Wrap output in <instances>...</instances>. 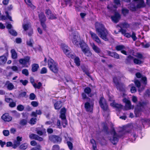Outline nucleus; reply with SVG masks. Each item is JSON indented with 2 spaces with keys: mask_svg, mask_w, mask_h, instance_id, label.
Segmentation results:
<instances>
[{
  "mask_svg": "<svg viewBox=\"0 0 150 150\" xmlns=\"http://www.w3.org/2000/svg\"><path fill=\"white\" fill-rule=\"evenodd\" d=\"M73 43L76 45H80L82 51L84 54L87 56H90L91 53L87 45L83 41H81L78 35H73L71 36Z\"/></svg>",
  "mask_w": 150,
  "mask_h": 150,
  "instance_id": "obj_1",
  "label": "nucleus"
},
{
  "mask_svg": "<svg viewBox=\"0 0 150 150\" xmlns=\"http://www.w3.org/2000/svg\"><path fill=\"white\" fill-rule=\"evenodd\" d=\"M95 26L96 31L100 38L105 41H108L109 34L103 25L102 24L96 22L95 23Z\"/></svg>",
  "mask_w": 150,
  "mask_h": 150,
  "instance_id": "obj_2",
  "label": "nucleus"
},
{
  "mask_svg": "<svg viewBox=\"0 0 150 150\" xmlns=\"http://www.w3.org/2000/svg\"><path fill=\"white\" fill-rule=\"evenodd\" d=\"M127 132H128L125 129H123L122 131L119 132V135L118 136L113 130L112 132V134L113 136V137H109L108 139L113 144H115L117 142L118 138L122 137Z\"/></svg>",
  "mask_w": 150,
  "mask_h": 150,
  "instance_id": "obj_3",
  "label": "nucleus"
},
{
  "mask_svg": "<svg viewBox=\"0 0 150 150\" xmlns=\"http://www.w3.org/2000/svg\"><path fill=\"white\" fill-rule=\"evenodd\" d=\"M134 3L130 5L129 8L132 11H135L136 8L144 7L145 6L143 0H133Z\"/></svg>",
  "mask_w": 150,
  "mask_h": 150,
  "instance_id": "obj_4",
  "label": "nucleus"
},
{
  "mask_svg": "<svg viewBox=\"0 0 150 150\" xmlns=\"http://www.w3.org/2000/svg\"><path fill=\"white\" fill-rule=\"evenodd\" d=\"M48 65L49 68L52 71L55 73H57L58 71V64L53 60L51 58L48 59Z\"/></svg>",
  "mask_w": 150,
  "mask_h": 150,
  "instance_id": "obj_5",
  "label": "nucleus"
},
{
  "mask_svg": "<svg viewBox=\"0 0 150 150\" xmlns=\"http://www.w3.org/2000/svg\"><path fill=\"white\" fill-rule=\"evenodd\" d=\"M146 105V103L144 102H139L134 111L135 114L137 117H139L141 115V112L144 111V108H145Z\"/></svg>",
  "mask_w": 150,
  "mask_h": 150,
  "instance_id": "obj_6",
  "label": "nucleus"
},
{
  "mask_svg": "<svg viewBox=\"0 0 150 150\" xmlns=\"http://www.w3.org/2000/svg\"><path fill=\"white\" fill-rule=\"evenodd\" d=\"M120 80V78L115 77L113 78V81L116 86L117 89L120 91H122L124 90L125 87L124 85L119 82Z\"/></svg>",
  "mask_w": 150,
  "mask_h": 150,
  "instance_id": "obj_7",
  "label": "nucleus"
},
{
  "mask_svg": "<svg viewBox=\"0 0 150 150\" xmlns=\"http://www.w3.org/2000/svg\"><path fill=\"white\" fill-rule=\"evenodd\" d=\"M30 57H27L24 58L20 59L19 60V62L21 64L23 65V67H28L30 65Z\"/></svg>",
  "mask_w": 150,
  "mask_h": 150,
  "instance_id": "obj_8",
  "label": "nucleus"
},
{
  "mask_svg": "<svg viewBox=\"0 0 150 150\" xmlns=\"http://www.w3.org/2000/svg\"><path fill=\"white\" fill-rule=\"evenodd\" d=\"M65 54L69 58H74V54L70 51V48L67 46L65 45L62 48Z\"/></svg>",
  "mask_w": 150,
  "mask_h": 150,
  "instance_id": "obj_9",
  "label": "nucleus"
},
{
  "mask_svg": "<svg viewBox=\"0 0 150 150\" xmlns=\"http://www.w3.org/2000/svg\"><path fill=\"white\" fill-rule=\"evenodd\" d=\"M99 103L101 108L105 111L108 110V108L107 104L105 99L101 97L100 99Z\"/></svg>",
  "mask_w": 150,
  "mask_h": 150,
  "instance_id": "obj_10",
  "label": "nucleus"
},
{
  "mask_svg": "<svg viewBox=\"0 0 150 150\" xmlns=\"http://www.w3.org/2000/svg\"><path fill=\"white\" fill-rule=\"evenodd\" d=\"M90 34L91 35L92 38L93 40L96 42L98 45H103V43L101 42L100 40L96 34L92 31H90Z\"/></svg>",
  "mask_w": 150,
  "mask_h": 150,
  "instance_id": "obj_11",
  "label": "nucleus"
},
{
  "mask_svg": "<svg viewBox=\"0 0 150 150\" xmlns=\"http://www.w3.org/2000/svg\"><path fill=\"white\" fill-rule=\"evenodd\" d=\"M39 16L41 22V25L43 28L45 30L46 28V25L44 23V22L46 21L45 16L43 13H41L39 14Z\"/></svg>",
  "mask_w": 150,
  "mask_h": 150,
  "instance_id": "obj_12",
  "label": "nucleus"
},
{
  "mask_svg": "<svg viewBox=\"0 0 150 150\" xmlns=\"http://www.w3.org/2000/svg\"><path fill=\"white\" fill-rule=\"evenodd\" d=\"M93 103L92 102H87L85 104V108L86 110L88 112H91L93 110Z\"/></svg>",
  "mask_w": 150,
  "mask_h": 150,
  "instance_id": "obj_13",
  "label": "nucleus"
},
{
  "mask_svg": "<svg viewBox=\"0 0 150 150\" xmlns=\"http://www.w3.org/2000/svg\"><path fill=\"white\" fill-rule=\"evenodd\" d=\"M45 13L47 17L50 19H54L56 18V16L52 13L51 11L49 9H47L45 11Z\"/></svg>",
  "mask_w": 150,
  "mask_h": 150,
  "instance_id": "obj_14",
  "label": "nucleus"
},
{
  "mask_svg": "<svg viewBox=\"0 0 150 150\" xmlns=\"http://www.w3.org/2000/svg\"><path fill=\"white\" fill-rule=\"evenodd\" d=\"M123 101L125 103V108L126 110H129L131 109V105L129 100L126 98H124L123 100Z\"/></svg>",
  "mask_w": 150,
  "mask_h": 150,
  "instance_id": "obj_15",
  "label": "nucleus"
},
{
  "mask_svg": "<svg viewBox=\"0 0 150 150\" xmlns=\"http://www.w3.org/2000/svg\"><path fill=\"white\" fill-rule=\"evenodd\" d=\"M29 138L31 139H35V140H38L40 141H42L43 140V139L42 138L39 137L36 134H32L30 135Z\"/></svg>",
  "mask_w": 150,
  "mask_h": 150,
  "instance_id": "obj_16",
  "label": "nucleus"
},
{
  "mask_svg": "<svg viewBox=\"0 0 150 150\" xmlns=\"http://www.w3.org/2000/svg\"><path fill=\"white\" fill-rule=\"evenodd\" d=\"M91 46L94 51L97 53L101 52V51L100 48L96 45L93 43H91Z\"/></svg>",
  "mask_w": 150,
  "mask_h": 150,
  "instance_id": "obj_17",
  "label": "nucleus"
},
{
  "mask_svg": "<svg viewBox=\"0 0 150 150\" xmlns=\"http://www.w3.org/2000/svg\"><path fill=\"white\" fill-rule=\"evenodd\" d=\"M2 119L5 121L9 122L12 120V117L10 116L8 114L5 113L1 117Z\"/></svg>",
  "mask_w": 150,
  "mask_h": 150,
  "instance_id": "obj_18",
  "label": "nucleus"
},
{
  "mask_svg": "<svg viewBox=\"0 0 150 150\" xmlns=\"http://www.w3.org/2000/svg\"><path fill=\"white\" fill-rule=\"evenodd\" d=\"M120 18V16L119 13H115V15L111 17L112 20L115 23H117Z\"/></svg>",
  "mask_w": 150,
  "mask_h": 150,
  "instance_id": "obj_19",
  "label": "nucleus"
},
{
  "mask_svg": "<svg viewBox=\"0 0 150 150\" xmlns=\"http://www.w3.org/2000/svg\"><path fill=\"white\" fill-rule=\"evenodd\" d=\"M136 76L137 78H141L142 81H143V83L146 84V78L145 76H143L140 73H137L136 74Z\"/></svg>",
  "mask_w": 150,
  "mask_h": 150,
  "instance_id": "obj_20",
  "label": "nucleus"
},
{
  "mask_svg": "<svg viewBox=\"0 0 150 150\" xmlns=\"http://www.w3.org/2000/svg\"><path fill=\"white\" fill-rule=\"evenodd\" d=\"M50 139H51L52 141L55 142H60L62 140L60 137L57 136H52L50 137Z\"/></svg>",
  "mask_w": 150,
  "mask_h": 150,
  "instance_id": "obj_21",
  "label": "nucleus"
},
{
  "mask_svg": "<svg viewBox=\"0 0 150 150\" xmlns=\"http://www.w3.org/2000/svg\"><path fill=\"white\" fill-rule=\"evenodd\" d=\"M6 16H0V20H6L7 18L10 21H12V18L8 14V12L7 11L6 12Z\"/></svg>",
  "mask_w": 150,
  "mask_h": 150,
  "instance_id": "obj_22",
  "label": "nucleus"
},
{
  "mask_svg": "<svg viewBox=\"0 0 150 150\" xmlns=\"http://www.w3.org/2000/svg\"><path fill=\"white\" fill-rule=\"evenodd\" d=\"M7 60V57L4 55L0 56V65L4 64Z\"/></svg>",
  "mask_w": 150,
  "mask_h": 150,
  "instance_id": "obj_23",
  "label": "nucleus"
},
{
  "mask_svg": "<svg viewBox=\"0 0 150 150\" xmlns=\"http://www.w3.org/2000/svg\"><path fill=\"white\" fill-rule=\"evenodd\" d=\"M11 57L13 59H16L17 58V54L14 49L11 50Z\"/></svg>",
  "mask_w": 150,
  "mask_h": 150,
  "instance_id": "obj_24",
  "label": "nucleus"
},
{
  "mask_svg": "<svg viewBox=\"0 0 150 150\" xmlns=\"http://www.w3.org/2000/svg\"><path fill=\"white\" fill-rule=\"evenodd\" d=\"M6 85H7V88L9 90H12L14 88V86L13 85L12 83H10L9 81H6Z\"/></svg>",
  "mask_w": 150,
  "mask_h": 150,
  "instance_id": "obj_25",
  "label": "nucleus"
},
{
  "mask_svg": "<svg viewBox=\"0 0 150 150\" xmlns=\"http://www.w3.org/2000/svg\"><path fill=\"white\" fill-rule=\"evenodd\" d=\"M108 54L111 57L115 58L117 59H119V55L116 53L115 52H109Z\"/></svg>",
  "mask_w": 150,
  "mask_h": 150,
  "instance_id": "obj_26",
  "label": "nucleus"
},
{
  "mask_svg": "<svg viewBox=\"0 0 150 150\" xmlns=\"http://www.w3.org/2000/svg\"><path fill=\"white\" fill-rule=\"evenodd\" d=\"M62 106V104L61 101H58L54 104V108L55 109H59Z\"/></svg>",
  "mask_w": 150,
  "mask_h": 150,
  "instance_id": "obj_27",
  "label": "nucleus"
},
{
  "mask_svg": "<svg viewBox=\"0 0 150 150\" xmlns=\"http://www.w3.org/2000/svg\"><path fill=\"white\" fill-rule=\"evenodd\" d=\"M111 106L118 109H121L122 108V105L120 104L116 103L115 102H113L110 104Z\"/></svg>",
  "mask_w": 150,
  "mask_h": 150,
  "instance_id": "obj_28",
  "label": "nucleus"
},
{
  "mask_svg": "<svg viewBox=\"0 0 150 150\" xmlns=\"http://www.w3.org/2000/svg\"><path fill=\"white\" fill-rule=\"evenodd\" d=\"M134 57L131 56H128L126 59L125 62L126 64H129L132 61H133Z\"/></svg>",
  "mask_w": 150,
  "mask_h": 150,
  "instance_id": "obj_29",
  "label": "nucleus"
},
{
  "mask_svg": "<svg viewBox=\"0 0 150 150\" xmlns=\"http://www.w3.org/2000/svg\"><path fill=\"white\" fill-rule=\"evenodd\" d=\"M39 67V66L38 64H33L32 65V71L33 72H35L37 71L38 70Z\"/></svg>",
  "mask_w": 150,
  "mask_h": 150,
  "instance_id": "obj_30",
  "label": "nucleus"
},
{
  "mask_svg": "<svg viewBox=\"0 0 150 150\" xmlns=\"http://www.w3.org/2000/svg\"><path fill=\"white\" fill-rule=\"evenodd\" d=\"M36 131L37 134L40 136H41L42 135L43 132L45 131V129H43L40 130L38 128H36Z\"/></svg>",
  "mask_w": 150,
  "mask_h": 150,
  "instance_id": "obj_31",
  "label": "nucleus"
},
{
  "mask_svg": "<svg viewBox=\"0 0 150 150\" xmlns=\"http://www.w3.org/2000/svg\"><path fill=\"white\" fill-rule=\"evenodd\" d=\"M74 62L75 63L76 65L77 66H79L80 65V60L79 58L78 57H74Z\"/></svg>",
  "mask_w": 150,
  "mask_h": 150,
  "instance_id": "obj_32",
  "label": "nucleus"
},
{
  "mask_svg": "<svg viewBox=\"0 0 150 150\" xmlns=\"http://www.w3.org/2000/svg\"><path fill=\"white\" fill-rule=\"evenodd\" d=\"M25 3L29 6L32 8L33 9L35 8V6L32 4L31 3V0H25Z\"/></svg>",
  "mask_w": 150,
  "mask_h": 150,
  "instance_id": "obj_33",
  "label": "nucleus"
},
{
  "mask_svg": "<svg viewBox=\"0 0 150 150\" xmlns=\"http://www.w3.org/2000/svg\"><path fill=\"white\" fill-rule=\"evenodd\" d=\"M116 49L118 51H122L123 50H125V47L123 45H119L115 47Z\"/></svg>",
  "mask_w": 150,
  "mask_h": 150,
  "instance_id": "obj_34",
  "label": "nucleus"
},
{
  "mask_svg": "<svg viewBox=\"0 0 150 150\" xmlns=\"http://www.w3.org/2000/svg\"><path fill=\"white\" fill-rule=\"evenodd\" d=\"M33 85L35 88L40 89L42 86V84L41 82H39L38 83V84L34 83H33Z\"/></svg>",
  "mask_w": 150,
  "mask_h": 150,
  "instance_id": "obj_35",
  "label": "nucleus"
},
{
  "mask_svg": "<svg viewBox=\"0 0 150 150\" xmlns=\"http://www.w3.org/2000/svg\"><path fill=\"white\" fill-rule=\"evenodd\" d=\"M23 28L24 30L25 31H26L27 30H28L30 29V28H31V26L30 25L28 24H25L23 25Z\"/></svg>",
  "mask_w": 150,
  "mask_h": 150,
  "instance_id": "obj_36",
  "label": "nucleus"
},
{
  "mask_svg": "<svg viewBox=\"0 0 150 150\" xmlns=\"http://www.w3.org/2000/svg\"><path fill=\"white\" fill-rule=\"evenodd\" d=\"M133 84H131L129 85V86L131 87L130 91L132 93H134L136 92L137 90L135 87L134 86Z\"/></svg>",
  "mask_w": 150,
  "mask_h": 150,
  "instance_id": "obj_37",
  "label": "nucleus"
},
{
  "mask_svg": "<svg viewBox=\"0 0 150 150\" xmlns=\"http://www.w3.org/2000/svg\"><path fill=\"white\" fill-rule=\"evenodd\" d=\"M28 144L26 143H24L21 145L19 146V149H21L24 150L25 149L28 147Z\"/></svg>",
  "mask_w": 150,
  "mask_h": 150,
  "instance_id": "obj_38",
  "label": "nucleus"
},
{
  "mask_svg": "<svg viewBox=\"0 0 150 150\" xmlns=\"http://www.w3.org/2000/svg\"><path fill=\"white\" fill-rule=\"evenodd\" d=\"M9 32L13 36H16L17 35V33L13 29H9Z\"/></svg>",
  "mask_w": 150,
  "mask_h": 150,
  "instance_id": "obj_39",
  "label": "nucleus"
},
{
  "mask_svg": "<svg viewBox=\"0 0 150 150\" xmlns=\"http://www.w3.org/2000/svg\"><path fill=\"white\" fill-rule=\"evenodd\" d=\"M84 92L86 93L89 95L91 92V89L89 87H86L84 90Z\"/></svg>",
  "mask_w": 150,
  "mask_h": 150,
  "instance_id": "obj_40",
  "label": "nucleus"
},
{
  "mask_svg": "<svg viewBox=\"0 0 150 150\" xmlns=\"http://www.w3.org/2000/svg\"><path fill=\"white\" fill-rule=\"evenodd\" d=\"M47 72V69L45 67L43 68L40 71V73L41 74H46Z\"/></svg>",
  "mask_w": 150,
  "mask_h": 150,
  "instance_id": "obj_41",
  "label": "nucleus"
},
{
  "mask_svg": "<svg viewBox=\"0 0 150 150\" xmlns=\"http://www.w3.org/2000/svg\"><path fill=\"white\" fill-rule=\"evenodd\" d=\"M22 73L26 76L28 75L29 72L28 70L26 69H24L22 70Z\"/></svg>",
  "mask_w": 150,
  "mask_h": 150,
  "instance_id": "obj_42",
  "label": "nucleus"
},
{
  "mask_svg": "<svg viewBox=\"0 0 150 150\" xmlns=\"http://www.w3.org/2000/svg\"><path fill=\"white\" fill-rule=\"evenodd\" d=\"M17 108L18 110L20 111H22L23 110L24 107L22 105H20L17 106Z\"/></svg>",
  "mask_w": 150,
  "mask_h": 150,
  "instance_id": "obj_43",
  "label": "nucleus"
},
{
  "mask_svg": "<svg viewBox=\"0 0 150 150\" xmlns=\"http://www.w3.org/2000/svg\"><path fill=\"white\" fill-rule=\"evenodd\" d=\"M11 69L14 71H16L17 73L19 72L18 68L17 67L15 66H13L11 67Z\"/></svg>",
  "mask_w": 150,
  "mask_h": 150,
  "instance_id": "obj_44",
  "label": "nucleus"
},
{
  "mask_svg": "<svg viewBox=\"0 0 150 150\" xmlns=\"http://www.w3.org/2000/svg\"><path fill=\"white\" fill-rule=\"evenodd\" d=\"M36 97V96L33 93H31L29 96V98L31 100H34Z\"/></svg>",
  "mask_w": 150,
  "mask_h": 150,
  "instance_id": "obj_45",
  "label": "nucleus"
},
{
  "mask_svg": "<svg viewBox=\"0 0 150 150\" xmlns=\"http://www.w3.org/2000/svg\"><path fill=\"white\" fill-rule=\"evenodd\" d=\"M133 61L134 63L136 64H139L142 62L140 60L134 58Z\"/></svg>",
  "mask_w": 150,
  "mask_h": 150,
  "instance_id": "obj_46",
  "label": "nucleus"
},
{
  "mask_svg": "<svg viewBox=\"0 0 150 150\" xmlns=\"http://www.w3.org/2000/svg\"><path fill=\"white\" fill-rule=\"evenodd\" d=\"M20 82L23 85H24V86H26L28 83V81L27 80H23L22 79L20 80Z\"/></svg>",
  "mask_w": 150,
  "mask_h": 150,
  "instance_id": "obj_47",
  "label": "nucleus"
},
{
  "mask_svg": "<svg viewBox=\"0 0 150 150\" xmlns=\"http://www.w3.org/2000/svg\"><path fill=\"white\" fill-rule=\"evenodd\" d=\"M3 134L5 136H7L9 135V132L8 130H5L3 131Z\"/></svg>",
  "mask_w": 150,
  "mask_h": 150,
  "instance_id": "obj_48",
  "label": "nucleus"
},
{
  "mask_svg": "<svg viewBox=\"0 0 150 150\" xmlns=\"http://www.w3.org/2000/svg\"><path fill=\"white\" fill-rule=\"evenodd\" d=\"M67 143L69 148L70 150H72L73 149V144L72 143L68 141L67 142Z\"/></svg>",
  "mask_w": 150,
  "mask_h": 150,
  "instance_id": "obj_49",
  "label": "nucleus"
},
{
  "mask_svg": "<svg viewBox=\"0 0 150 150\" xmlns=\"http://www.w3.org/2000/svg\"><path fill=\"white\" fill-rule=\"evenodd\" d=\"M33 40L32 39H30L27 41V44L29 46L32 47L33 46Z\"/></svg>",
  "mask_w": 150,
  "mask_h": 150,
  "instance_id": "obj_50",
  "label": "nucleus"
},
{
  "mask_svg": "<svg viewBox=\"0 0 150 150\" xmlns=\"http://www.w3.org/2000/svg\"><path fill=\"white\" fill-rule=\"evenodd\" d=\"M31 104L34 107H37L38 105V102L35 101H32L31 103Z\"/></svg>",
  "mask_w": 150,
  "mask_h": 150,
  "instance_id": "obj_51",
  "label": "nucleus"
},
{
  "mask_svg": "<svg viewBox=\"0 0 150 150\" xmlns=\"http://www.w3.org/2000/svg\"><path fill=\"white\" fill-rule=\"evenodd\" d=\"M129 10L125 8H123L122 9V13L124 16H125L128 13Z\"/></svg>",
  "mask_w": 150,
  "mask_h": 150,
  "instance_id": "obj_52",
  "label": "nucleus"
},
{
  "mask_svg": "<svg viewBox=\"0 0 150 150\" xmlns=\"http://www.w3.org/2000/svg\"><path fill=\"white\" fill-rule=\"evenodd\" d=\"M134 83L136 86L139 88L141 84L139 81L138 80H136L134 81Z\"/></svg>",
  "mask_w": 150,
  "mask_h": 150,
  "instance_id": "obj_53",
  "label": "nucleus"
},
{
  "mask_svg": "<svg viewBox=\"0 0 150 150\" xmlns=\"http://www.w3.org/2000/svg\"><path fill=\"white\" fill-rule=\"evenodd\" d=\"M131 37L134 41H135L137 39V38L136 36V34L134 32H132Z\"/></svg>",
  "mask_w": 150,
  "mask_h": 150,
  "instance_id": "obj_54",
  "label": "nucleus"
},
{
  "mask_svg": "<svg viewBox=\"0 0 150 150\" xmlns=\"http://www.w3.org/2000/svg\"><path fill=\"white\" fill-rule=\"evenodd\" d=\"M27 123V121L25 120H22L20 122V124L22 125H24Z\"/></svg>",
  "mask_w": 150,
  "mask_h": 150,
  "instance_id": "obj_55",
  "label": "nucleus"
},
{
  "mask_svg": "<svg viewBox=\"0 0 150 150\" xmlns=\"http://www.w3.org/2000/svg\"><path fill=\"white\" fill-rule=\"evenodd\" d=\"M36 120L37 119L35 118H32L30 120V122L31 124H34L35 123Z\"/></svg>",
  "mask_w": 150,
  "mask_h": 150,
  "instance_id": "obj_56",
  "label": "nucleus"
},
{
  "mask_svg": "<svg viewBox=\"0 0 150 150\" xmlns=\"http://www.w3.org/2000/svg\"><path fill=\"white\" fill-rule=\"evenodd\" d=\"M31 150H42L40 145H38L37 147L32 148Z\"/></svg>",
  "mask_w": 150,
  "mask_h": 150,
  "instance_id": "obj_57",
  "label": "nucleus"
},
{
  "mask_svg": "<svg viewBox=\"0 0 150 150\" xmlns=\"http://www.w3.org/2000/svg\"><path fill=\"white\" fill-rule=\"evenodd\" d=\"M26 94V93L25 92H21L19 95V96L20 97H25Z\"/></svg>",
  "mask_w": 150,
  "mask_h": 150,
  "instance_id": "obj_58",
  "label": "nucleus"
},
{
  "mask_svg": "<svg viewBox=\"0 0 150 150\" xmlns=\"http://www.w3.org/2000/svg\"><path fill=\"white\" fill-rule=\"evenodd\" d=\"M132 101L134 103H136L137 100V98L135 96H133L132 98Z\"/></svg>",
  "mask_w": 150,
  "mask_h": 150,
  "instance_id": "obj_59",
  "label": "nucleus"
},
{
  "mask_svg": "<svg viewBox=\"0 0 150 150\" xmlns=\"http://www.w3.org/2000/svg\"><path fill=\"white\" fill-rule=\"evenodd\" d=\"M16 103L14 102H12L9 105V106L11 107H13L15 106H16Z\"/></svg>",
  "mask_w": 150,
  "mask_h": 150,
  "instance_id": "obj_60",
  "label": "nucleus"
},
{
  "mask_svg": "<svg viewBox=\"0 0 150 150\" xmlns=\"http://www.w3.org/2000/svg\"><path fill=\"white\" fill-rule=\"evenodd\" d=\"M123 26L125 28H127L129 27V25L127 23H124L122 24Z\"/></svg>",
  "mask_w": 150,
  "mask_h": 150,
  "instance_id": "obj_61",
  "label": "nucleus"
},
{
  "mask_svg": "<svg viewBox=\"0 0 150 150\" xmlns=\"http://www.w3.org/2000/svg\"><path fill=\"white\" fill-rule=\"evenodd\" d=\"M66 112V109L64 108L61 109V114H65Z\"/></svg>",
  "mask_w": 150,
  "mask_h": 150,
  "instance_id": "obj_62",
  "label": "nucleus"
},
{
  "mask_svg": "<svg viewBox=\"0 0 150 150\" xmlns=\"http://www.w3.org/2000/svg\"><path fill=\"white\" fill-rule=\"evenodd\" d=\"M16 42L17 43H20L21 42V39L19 38H17L16 40Z\"/></svg>",
  "mask_w": 150,
  "mask_h": 150,
  "instance_id": "obj_63",
  "label": "nucleus"
},
{
  "mask_svg": "<svg viewBox=\"0 0 150 150\" xmlns=\"http://www.w3.org/2000/svg\"><path fill=\"white\" fill-rule=\"evenodd\" d=\"M16 130L14 128H11L10 129L11 133L13 134H14L16 132Z\"/></svg>",
  "mask_w": 150,
  "mask_h": 150,
  "instance_id": "obj_64",
  "label": "nucleus"
}]
</instances>
